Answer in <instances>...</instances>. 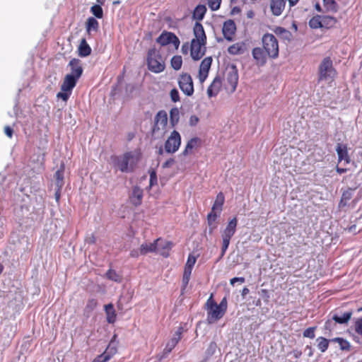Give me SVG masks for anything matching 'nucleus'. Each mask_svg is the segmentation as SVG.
<instances>
[{
    "mask_svg": "<svg viewBox=\"0 0 362 362\" xmlns=\"http://www.w3.org/2000/svg\"><path fill=\"white\" fill-rule=\"evenodd\" d=\"M261 45L254 47L251 52L255 64L258 67L264 66L268 59H276L279 55V42L273 34L264 33L261 38Z\"/></svg>",
    "mask_w": 362,
    "mask_h": 362,
    "instance_id": "1",
    "label": "nucleus"
},
{
    "mask_svg": "<svg viewBox=\"0 0 362 362\" xmlns=\"http://www.w3.org/2000/svg\"><path fill=\"white\" fill-rule=\"evenodd\" d=\"M139 149L125 152L120 156H113L112 160L114 166L122 173H132L141 159Z\"/></svg>",
    "mask_w": 362,
    "mask_h": 362,
    "instance_id": "2",
    "label": "nucleus"
},
{
    "mask_svg": "<svg viewBox=\"0 0 362 362\" xmlns=\"http://www.w3.org/2000/svg\"><path fill=\"white\" fill-rule=\"evenodd\" d=\"M193 33L194 38L192 40L190 45V54L194 60L200 59L204 54V52L202 50V46L206 43V35L203 25L199 22H196L194 28Z\"/></svg>",
    "mask_w": 362,
    "mask_h": 362,
    "instance_id": "3",
    "label": "nucleus"
},
{
    "mask_svg": "<svg viewBox=\"0 0 362 362\" xmlns=\"http://www.w3.org/2000/svg\"><path fill=\"white\" fill-rule=\"evenodd\" d=\"M205 305L207 312L206 321L208 324H214L221 319L228 308L226 297L221 300L219 304H217L213 299V294H211Z\"/></svg>",
    "mask_w": 362,
    "mask_h": 362,
    "instance_id": "4",
    "label": "nucleus"
},
{
    "mask_svg": "<svg viewBox=\"0 0 362 362\" xmlns=\"http://www.w3.org/2000/svg\"><path fill=\"white\" fill-rule=\"evenodd\" d=\"M146 64L148 69L155 74L161 73L165 69V59L163 58L160 51L155 47L148 50Z\"/></svg>",
    "mask_w": 362,
    "mask_h": 362,
    "instance_id": "5",
    "label": "nucleus"
},
{
    "mask_svg": "<svg viewBox=\"0 0 362 362\" xmlns=\"http://www.w3.org/2000/svg\"><path fill=\"white\" fill-rule=\"evenodd\" d=\"M337 71L333 66V62L330 57H325L318 66L317 82L327 81L329 78L333 80L337 76Z\"/></svg>",
    "mask_w": 362,
    "mask_h": 362,
    "instance_id": "6",
    "label": "nucleus"
},
{
    "mask_svg": "<svg viewBox=\"0 0 362 362\" xmlns=\"http://www.w3.org/2000/svg\"><path fill=\"white\" fill-rule=\"evenodd\" d=\"M168 124V115L165 110H160L154 117V122L151 129L152 136L154 139L162 137L165 132Z\"/></svg>",
    "mask_w": 362,
    "mask_h": 362,
    "instance_id": "7",
    "label": "nucleus"
},
{
    "mask_svg": "<svg viewBox=\"0 0 362 362\" xmlns=\"http://www.w3.org/2000/svg\"><path fill=\"white\" fill-rule=\"evenodd\" d=\"M238 218L237 217L235 216L228 221L227 226L221 232V257H223L225 255L226 250L228 248L230 240L236 232Z\"/></svg>",
    "mask_w": 362,
    "mask_h": 362,
    "instance_id": "8",
    "label": "nucleus"
},
{
    "mask_svg": "<svg viewBox=\"0 0 362 362\" xmlns=\"http://www.w3.org/2000/svg\"><path fill=\"white\" fill-rule=\"evenodd\" d=\"M156 42L161 47L172 45L174 50H177L180 44L179 38L175 33L166 30H163L161 33L156 39Z\"/></svg>",
    "mask_w": 362,
    "mask_h": 362,
    "instance_id": "9",
    "label": "nucleus"
},
{
    "mask_svg": "<svg viewBox=\"0 0 362 362\" xmlns=\"http://www.w3.org/2000/svg\"><path fill=\"white\" fill-rule=\"evenodd\" d=\"M181 144V136L180 133L173 130L165 142V151L168 153H174L180 148Z\"/></svg>",
    "mask_w": 362,
    "mask_h": 362,
    "instance_id": "10",
    "label": "nucleus"
},
{
    "mask_svg": "<svg viewBox=\"0 0 362 362\" xmlns=\"http://www.w3.org/2000/svg\"><path fill=\"white\" fill-rule=\"evenodd\" d=\"M178 85L181 90L187 96H191L194 93V85L191 76L185 73L180 76Z\"/></svg>",
    "mask_w": 362,
    "mask_h": 362,
    "instance_id": "11",
    "label": "nucleus"
},
{
    "mask_svg": "<svg viewBox=\"0 0 362 362\" xmlns=\"http://www.w3.org/2000/svg\"><path fill=\"white\" fill-rule=\"evenodd\" d=\"M235 32L236 25L234 21L229 19L223 23L222 33L227 41L231 42L233 40Z\"/></svg>",
    "mask_w": 362,
    "mask_h": 362,
    "instance_id": "12",
    "label": "nucleus"
},
{
    "mask_svg": "<svg viewBox=\"0 0 362 362\" xmlns=\"http://www.w3.org/2000/svg\"><path fill=\"white\" fill-rule=\"evenodd\" d=\"M238 81V75L236 71H230L227 72L224 86L230 93H233L237 87Z\"/></svg>",
    "mask_w": 362,
    "mask_h": 362,
    "instance_id": "13",
    "label": "nucleus"
},
{
    "mask_svg": "<svg viewBox=\"0 0 362 362\" xmlns=\"http://www.w3.org/2000/svg\"><path fill=\"white\" fill-rule=\"evenodd\" d=\"M212 64L211 57H205L201 62L199 69L198 78L200 83H203L207 78Z\"/></svg>",
    "mask_w": 362,
    "mask_h": 362,
    "instance_id": "14",
    "label": "nucleus"
},
{
    "mask_svg": "<svg viewBox=\"0 0 362 362\" xmlns=\"http://www.w3.org/2000/svg\"><path fill=\"white\" fill-rule=\"evenodd\" d=\"M68 66L70 68L71 71V73L68 74L72 75L79 79L83 72V69L81 60L74 58L69 61Z\"/></svg>",
    "mask_w": 362,
    "mask_h": 362,
    "instance_id": "15",
    "label": "nucleus"
},
{
    "mask_svg": "<svg viewBox=\"0 0 362 362\" xmlns=\"http://www.w3.org/2000/svg\"><path fill=\"white\" fill-rule=\"evenodd\" d=\"M177 337L172 338L166 344L165 349H163V354L160 356H158V360L161 361L164 358H165L175 347L178 341L181 339V332H179L177 333Z\"/></svg>",
    "mask_w": 362,
    "mask_h": 362,
    "instance_id": "16",
    "label": "nucleus"
},
{
    "mask_svg": "<svg viewBox=\"0 0 362 362\" xmlns=\"http://www.w3.org/2000/svg\"><path fill=\"white\" fill-rule=\"evenodd\" d=\"M222 87V81L220 76H216L212 83L207 88V95L209 98L216 96L220 92Z\"/></svg>",
    "mask_w": 362,
    "mask_h": 362,
    "instance_id": "17",
    "label": "nucleus"
},
{
    "mask_svg": "<svg viewBox=\"0 0 362 362\" xmlns=\"http://www.w3.org/2000/svg\"><path fill=\"white\" fill-rule=\"evenodd\" d=\"M336 151L338 156V162L344 161V164H349L351 162V158L349 156L348 148L346 145L342 144H337Z\"/></svg>",
    "mask_w": 362,
    "mask_h": 362,
    "instance_id": "18",
    "label": "nucleus"
},
{
    "mask_svg": "<svg viewBox=\"0 0 362 362\" xmlns=\"http://www.w3.org/2000/svg\"><path fill=\"white\" fill-rule=\"evenodd\" d=\"M78 78L72 75L66 74L61 85V90L64 92L71 93L72 89L76 86Z\"/></svg>",
    "mask_w": 362,
    "mask_h": 362,
    "instance_id": "19",
    "label": "nucleus"
},
{
    "mask_svg": "<svg viewBox=\"0 0 362 362\" xmlns=\"http://www.w3.org/2000/svg\"><path fill=\"white\" fill-rule=\"evenodd\" d=\"M202 146V140L198 137L192 138L187 143L185 148L182 152L184 156L193 153L194 150L199 149Z\"/></svg>",
    "mask_w": 362,
    "mask_h": 362,
    "instance_id": "20",
    "label": "nucleus"
},
{
    "mask_svg": "<svg viewBox=\"0 0 362 362\" xmlns=\"http://www.w3.org/2000/svg\"><path fill=\"white\" fill-rule=\"evenodd\" d=\"M143 196V189L138 186H134L132 189V192L129 196L130 202L134 206H139L142 203Z\"/></svg>",
    "mask_w": 362,
    "mask_h": 362,
    "instance_id": "21",
    "label": "nucleus"
},
{
    "mask_svg": "<svg viewBox=\"0 0 362 362\" xmlns=\"http://www.w3.org/2000/svg\"><path fill=\"white\" fill-rule=\"evenodd\" d=\"M286 0H271L270 9L273 15L279 16L282 14Z\"/></svg>",
    "mask_w": 362,
    "mask_h": 362,
    "instance_id": "22",
    "label": "nucleus"
},
{
    "mask_svg": "<svg viewBox=\"0 0 362 362\" xmlns=\"http://www.w3.org/2000/svg\"><path fill=\"white\" fill-rule=\"evenodd\" d=\"M161 240V238H157L153 243L142 244L140 247V255H144L148 252H156L158 249V243Z\"/></svg>",
    "mask_w": 362,
    "mask_h": 362,
    "instance_id": "23",
    "label": "nucleus"
},
{
    "mask_svg": "<svg viewBox=\"0 0 362 362\" xmlns=\"http://www.w3.org/2000/svg\"><path fill=\"white\" fill-rule=\"evenodd\" d=\"M64 170H65V165L64 163H62L60 165L59 168L56 171V173L54 174L55 185H56L57 187L62 188L64 185Z\"/></svg>",
    "mask_w": 362,
    "mask_h": 362,
    "instance_id": "24",
    "label": "nucleus"
},
{
    "mask_svg": "<svg viewBox=\"0 0 362 362\" xmlns=\"http://www.w3.org/2000/svg\"><path fill=\"white\" fill-rule=\"evenodd\" d=\"M105 311L106 313L107 322L110 324L115 322L117 319V314L112 303H109L105 305Z\"/></svg>",
    "mask_w": 362,
    "mask_h": 362,
    "instance_id": "25",
    "label": "nucleus"
},
{
    "mask_svg": "<svg viewBox=\"0 0 362 362\" xmlns=\"http://www.w3.org/2000/svg\"><path fill=\"white\" fill-rule=\"evenodd\" d=\"M273 32L284 40L291 41L292 39V33L283 27L276 26L273 29Z\"/></svg>",
    "mask_w": 362,
    "mask_h": 362,
    "instance_id": "26",
    "label": "nucleus"
},
{
    "mask_svg": "<svg viewBox=\"0 0 362 362\" xmlns=\"http://www.w3.org/2000/svg\"><path fill=\"white\" fill-rule=\"evenodd\" d=\"M224 202L225 197L223 192H219L216 195L215 202L211 207L212 211H216L218 213H221L223 209Z\"/></svg>",
    "mask_w": 362,
    "mask_h": 362,
    "instance_id": "27",
    "label": "nucleus"
},
{
    "mask_svg": "<svg viewBox=\"0 0 362 362\" xmlns=\"http://www.w3.org/2000/svg\"><path fill=\"white\" fill-rule=\"evenodd\" d=\"M206 7L205 5L199 4L194 9L192 17L194 19L197 21H202L206 13Z\"/></svg>",
    "mask_w": 362,
    "mask_h": 362,
    "instance_id": "28",
    "label": "nucleus"
},
{
    "mask_svg": "<svg viewBox=\"0 0 362 362\" xmlns=\"http://www.w3.org/2000/svg\"><path fill=\"white\" fill-rule=\"evenodd\" d=\"M245 49V44L243 42H237L230 45L228 48V52L230 54L237 55L243 54Z\"/></svg>",
    "mask_w": 362,
    "mask_h": 362,
    "instance_id": "29",
    "label": "nucleus"
},
{
    "mask_svg": "<svg viewBox=\"0 0 362 362\" xmlns=\"http://www.w3.org/2000/svg\"><path fill=\"white\" fill-rule=\"evenodd\" d=\"M86 29L88 34L92 31L97 32L99 29V23L93 17H89L86 23Z\"/></svg>",
    "mask_w": 362,
    "mask_h": 362,
    "instance_id": "30",
    "label": "nucleus"
},
{
    "mask_svg": "<svg viewBox=\"0 0 362 362\" xmlns=\"http://www.w3.org/2000/svg\"><path fill=\"white\" fill-rule=\"evenodd\" d=\"M91 53V48L87 43L86 39H82L81 40L79 47H78V54L81 57H85L90 55Z\"/></svg>",
    "mask_w": 362,
    "mask_h": 362,
    "instance_id": "31",
    "label": "nucleus"
},
{
    "mask_svg": "<svg viewBox=\"0 0 362 362\" xmlns=\"http://www.w3.org/2000/svg\"><path fill=\"white\" fill-rule=\"evenodd\" d=\"M321 19L322 28H325L326 29H329L334 27L337 22L336 18L329 16H321Z\"/></svg>",
    "mask_w": 362,
    "mask_h": 362,
    "instance_id": "32",
    "label": "nucleus"
},
{
    "mask_svg": "<svg viewBox=\"0 0 362 362\" xmlns=\"http://www.w3.org/2000/svg\"><path fill=\"white\" fill-rule=\"evenodd\" d=\"M317 341V349L322 352H325L328 347L329 341H331V339H327L325 337H319L316 339Z\"/></svg>",
    "mask_w": 362,
    "mask_h": 362,
    "instance_id": "33",
    "label": "nucleus"
},
{
    "mask_svg": "<svg viewBox=\"0 0 362 362\" xmlns=\"http://www.w3.org/2000/svg\"><path fill=\"white\" fill-rule=\"evenodd\" d=\"M331 341L338 343L341 351H349L351 350V344L346 339L341 337H336L332 339Z\"/></svg>",
    "mask_w": 362,
    "mask_h": 362,
    "instance_id": "34",
    "label": "nucleus"
},
{
    "mask_svg": "<svg viewBox=\"0 0 362 362\" xmlns=\"http://www.w3.org/2000/svg\"><path fill=\"white\" fill-rule=\"evenodd\" d=\"M220 214L221 213H218L216 211H212V209L208 214V215H207V223H208V225L209 226H213L210 229V233H211L214 230V229L216 228V226H214V223L216 222L217 218L219 216Z\"/></svg>",
    "mask_w": 362,
    "mask_h": 362,
    "instance_id": "35",
    "label": "nucleus"
},
{
    "mask_svg": "<svg viewBox=\"0 0 362 362\" xmlns=\"http://www.w3.org/2000/svg\"><path fill=\"white\" fill-rule=\"evenodd\" d=\"M351 315L352 312L349 311L343 313L341 316H339L338 315L335 314L333 315L332 319L335 322L344 324L346 323L351 319Z\"/></svg>",
    "mask_w": 362,
    "mask_h": 362,
    "instance_id": "36",
    "label": "nucleus"
},
{
    "mask_svg": "<svg viewBox=\"0 0 362 362\" xmlns=\"http://www.w3.org/2000/svg\"><path fill=\"white\" fill-rule=\"evenodd\" d=\"M192 269H193V267L185 265V269H184V272H183V276H182V279L183 289H185L189 284Z\"/></svg>",
    "mask_w": 362,
    "mask_h": 362,
    "instance_id": "37",
    "label": "nucleus"
},
{
    "mask_svg": "<svg viewBox=\"0 0 362 362\" xmlns=\"http://www.w3.org/2000/svg\"><path fill=\"white\" fill-rule=\"evenodd\" d=\"M180 112L177 107H173L170 111V123L174 127L179 122Z\"/></svg>",
    "mask_w": 362,
    "mask_h": 362,
    "instance_id": "38",
    "label": "nucleus"
},
{
    "mask_svg": "<svg viewBox=\"0 0 362 362\" xmlns=\"http://www.w3.org/2000/svg\"><path fill=\"white\" fill-rule=\"evenodd\" d=\"M116 352L117 349L114 347V351H111V354H106V352H104L103 354L96 356L92 362H107L114 354H116Z\"/></svg>",
    "mask_w": 362,
    "mask_h": 362,
    "instance_id": "39",
    "label": "nucleus"
},
{
    "mask_svg": "<svg viewBox=\"0 0 362 362\" xmlns=\"http://www.w3.org/2000/svg\"><path fill=\"white\" fill-rule=\"evenodd\" d=\"M352 189L349 188L342 193L339 205L344 206L347 205L349 201L352 198Z\"/></svg>",
    "mask_w": 362,
    "mask_h": 362,
    "instance_id": "40",
    "label": "nucleus"
},
{
    "mask_svg": "<svg viewBox=\"0 0 362 362\" xmlns=\"http://www.w3.org/2000/svg\"><path fill=\"white\" fill-rule=\"evenodd\" d=\"M336 323L333 319L327 320L324 325V334L328 337L332 335V332L336 327Z\"/></svg>",
    "mask_w": 362,
    "mask_h": 362,
    "instance_id": "41",
    "label": "nucleus"
},
{
    "mask_svg": "<svg viewBox=\"0 0 362 362\" xmlns=\"http://www.w3.org/2000/svg\"><path fill=\"white\" fill-rule=\"evenodd\" d=\"M170 65L173 69L180 70L182 65V57L180 55L173 56L170 60Z\"/></svg>",
    "mask_w": 362,
    "mask_h": 362,
    "instance_id": "42",
    "label": "nucleus"
},
{
    "mask_svg": "<svg viewBox=\"0 0 362 362\" xmlns=\"http://www.w3.org/2000/svg\"><path fill=\"white\" fill-rule=\"evenodd\" d=\"M321 21H322L321 16L317 15L315 16H313L312 18H310L308 24H309V26L313 29L322 28Z\"/></svg>",
    "mask_w": 362,
    "mask_h": 362,
    "instance_id": "43",
    "label": "nucleus"
},
{
    "mask_svg": "<svg viewBox=\"0 0 362 362\" xmlns=\"http://www.w3.org/2000/svg\"><path fill=\"white\" fill-rule=\"evenodd\" d=\"M173 243L170 241H164L163 244L160 246L161 250L160 251V254L165 257H168L169 256V251L173 247Z\"/></svg>",
    "mask_w": 362,
    "mask_h": 362,
    "instance_id": "44",
    "label": "nucleus"
},
{
    "mask_svg": "<svg viewBox=\"0 0 362 362\" xmlns=\"http://www.w3.org/2000/svg\"><path fill=\"white\" fill-rule=\"evenodd\" d=\"M325 8L328 11L337 12L338 6L334 0H323Z\"/></svg>",
    "mask_w": 362,
    "mask_h": 362,
    "instance_id": "45",
    "label": "nucleus"
},
{
    "mask_svg": "<svg viewBox=\"0 0 362 362\" xmlns=\"http://www.w3.org/2000/svg\"><path fill=\"white\" fill-rule=\"evenodd\" d=\"M91 13L98 18L100 19L103 17V11L100 5H93L90 8Z\"/></svg>",
    "mask_w": 362,
    "mask_h": 362,
    "instance_id": "46",
    "label": "nucleus"
},
{
    "mask_svg": "<svg viewBox=\"0 0 362 362\" xmlns=\"http://www.w3.org/2000/svg\"><path fill=\"white\" fill-rule=\"evenodd\" d=\"M106 276L108 279L116 281V282H120L121 281V276L113 269H110L106 272Z\"/></svg>",
    "mask_w": 362,
    "mask_h": 362,
    "instance_id": "47",
    "label": "nucleus"
},
{
    "mask_svg": "<svg viewBox=\"0 0 362 362\" xmlns=\"http://www.w3.org/2000/svg\"><path fill=\"white\" fill-rule=\"evenodd\" d=\"M98 305V301L95 298H90L87 301L85 307V311L87 313L92 312Z\"/></svg>",
    "mask_w": 362,
    "mask_h": 362,
    "instance_id": "48",
    "label": "nucleus"
},
{
    "mask_svg": "<svg viewBox=\"0 0 362 362\" xmlns=\"http://www.w3.org/2000/svg\"><path fill=\"white\" fill-rule=\"evenodd\" d=\"M221 0H207V4L210 9L213 11L220 8Z\"/></svg>",
    "mask_w": 362,
    "mask_h": 362,
    "instance_id": "49",
    "label": "nucleus"
},
{
    "mask_svg": "<svg viewBox=\"0 0 362 362\" xmlns=\"http://www.w3.org/2000/svg\"><path fill=\"white\" fill-rule=\"evenodd\" d=\"M316 329V327H308L304 330L303 335L304 337L314 339L315 337V331Z\"/></svg>",
    "mask_w": 362,
    "mask_h": 362,
    "instance_id": "50",
    "label": "nucleus"
},
{
    "mask_svg": "<svg viewBox=\"0 0 362 362\" xmlns=\"http://www.w3.org/2000/svg\"><path fill=\"white\" fill-rule=\"evenodd\" d=\"M354 329L358 334L362 337V317L355 322Z\"/></svg>",
    "mask_w": 362,
    "mask_h": 362,
    "instance_id": "51",
    "label": "nucleus"
},
{
    "mask_svg": "<svg viewBox=\"0 0 362 362\" xmlns=\"http://www.w3.org/2000/svg\"><path fill=\"white\" fill-rule=\"evenodd\" d=\"M170 95L173 102L176 103L180 100L179 93L176 88H173L170 90Z\"/></svg>",
    "mask_w": 362,
    "mask_h": 362,
    "instance_id": "52",
    "label": "nucleus"
},
{
    "mask_svg": "<svg viewBox=\"0 0 362 362\" xmlns=\"http://www.w3.org/2000/svg\"><path fill=\"white\" fill-rule=\"evenodd\" d=\"M196 261H197L196 257L194 255L190 254V255H189V256L187 257V260L185 264V266L193 267L196 263Z\"/></svg>",
    "mask_w": 362,
    "mask_h": 362,
    "instance_id": "53",
    "label": "nucleus"
},
{
    "mask_svg": "<svg viewBox=\"0 0 362 362\" xmlns=\"http://www.w3.org/2000/svg\"><path fill=\"white\" fill-rule=\"evenodd\" d=\"M199 121V119L197 115H191L189 119V124L192 127L196 126Z\"/></svg>",
    "mask_w": 362,
    "mask_h": 362,
    "instance_id": "54",
    "label": "nucleus"
},
{
    "mask_svg": "<svg viewBox=\"0 0 362 362\" xmlns=\"http://www.w3.org/2000/svg\"><path fill=\"white\" fill-rule=\"evenodd\" d=\"M69 92H59L57 93V97L58 98H62L63 100L66 101L69 97Z\"/></svg>",
    "mask_w": 362,
    "mask_h": 362,
    "instance_id": "55",
    "label": "nucleus"
},
{
    "mask_svg": "<svg viewBox=\"0 0 362 362\" xmlns=\"http://www.w3.org/2000/svg\"><path fill=\"white\" fill-rule=\"evenodd\" d=\"M260 293H261V296H262L264 300L266 303H268L269 302V294L268 290H267V289H262L261 291H260Z\"/></svg>",
    "mask_w": 362,
    "mask_h": 362,
    "instance_id": "56",
    "label": "nucleus"
},
{
    "mask_svg": "<svg viewBox=\"0 0 362 362\" xmlns=\"http://www.w3.org/2000/svg\"><path fill=\"white\" fill-rule=\"evenodd\" d=\"M86 242L88 244L90 245L95 244L96 243V237L95 236L94 234L92 233L88 237L86 238Z\"/></svg>",
    "mask_w": 362,
    "mask_h": 362,
    "instance_id": "57",
    "label": "nucleus"
},
{
    "mask_svg": "<svg viewBox=\"0 0 362 362\" xmlns=\"http://www.w3.org/2000/svg\"><path fill=\"white\" fill-rule=\"evenodd\" d=\"M245 279L244 277H234L230 279V284L232 286H234L235 282H240V283L243 284L245 282Z\"/></svg>",
    "mask_w": 362,
    "mask_h": 362,
    "instance_id": "58",
    "label": "nucleus"
},
{
    "mask_svg": "<svg viewBox=\"0 0 362 362\" xmlns=\"http://www.w3.org/2000/svg\"><path fill=\"white\" fill-rule=\"evenodd\" d=\"M4 133L8 137L11 138L13 136V131L9 126H6L4 127Z\"/></svg>",
    "mask_w": 362,
    "mask_h": 362,
    "instance_id": "59",
    "label": "nucleus"
},
{
    "mask_svg": "<svg viewBox=\"0 0 362 362\" xmlns=\"http://www.w3.org/2000/svg\"><path fill=\"white\" fill-rule=\"evenodd\" d=\"M156 182H157L156 174V173L154 171H153L150 174V185L152 186L154 184H156Z\"/></svg>",
    "mask_w": 362,
    "mask_h": 362,
    "instance_id": "60",
    "label": "nucleus"
},
{
    "mask_svg": "<svg viewBox=\"0 0 362 362\" xmlns=\"http://www.w3.org/2000/svg\"><path fill=\"white\" fill-rule=\"evenodd\" d=\"M291 354H293L294 358H298L301 356L302 351L300 350L296 349L293 350V351Z\"/></svg>",
    "mask_w": 362,
    "mask_h": 362,
    "instance_id": "61",
    "label": "nucleus"
},
{
    "mask_svg": "<svg viewBox=\"0 0 362 362\" xmlns=\"http://www.w3.org/2000/svg\"><path fill=\"white\" fill-rule=\"evenodd\" d=\"M61 190H62V188L57 187V189H56V192L54 194L55 199L57 202H59V199L61 197Z\"/></svg>",
    "mask_w": 362,
    "mask_h": 362,
    "instance_id": "62",
    "label": "nucleus"
},
{
    "mask_svg": "<svg viewBox=\"0 0 362 362\" xmlns=\"http://www.w3.org/2000/svg\"><path fill=\"white\" fill-rule=\"evenodd\" d=\"M336 171L339 173V174H342V173H344L347 171V169L346 168H340L339 167L338 165L336 167Z\"/></svg>",
    "mask_w": 362,
    "mask_h": 362,
    "instance_id": "63",
    "label": "nucleus"
},
{
    "mask_svg": "<svg viewBox=\"0 0 362 362\" xmlns=\"http://www.w3.org/2000/svg\"><path fill=\"white\" fill-rule=\"evenodd\" d=\"M189 46L188 44H184L182 46V52L183 54H187L188 52Z\"/></svg>",
    "mask_w": 362,
    "mask_h": 362,
    "instance_id": "64",
    "label": "nucleus"
}]
</instances>
